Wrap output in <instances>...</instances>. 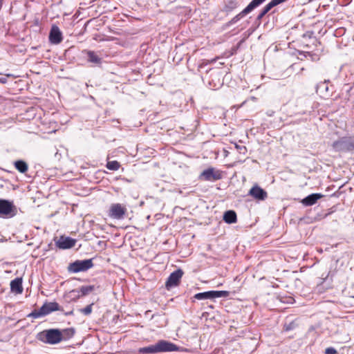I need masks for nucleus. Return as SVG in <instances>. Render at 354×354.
Masks as SVG:
<instances>
[{"label":"nucleus","instance_id":"obj_17","mask_svg":"<svg viewBox=\"0 0 354 354\" xmlns=\"http://www.w3.org/2000/svg\"><path fill=\"white\" fill-rule=\"evenodd\" d=\"M10 290L12 292L21 294L23 292L21 278H15L10 282Z\"/></svg>","mask_w":354,"mask_h":354},{"label":"nucleus","instance_id":"obj_5","mask_svg":"<svg viewBox=\"0 0 354 354\" xmlns=\"http://www.w3.org/2000/svg\"><path fill=\"white\" fill-rule=\"evenodd\" d=\"M266 0H252L241 12L235 15L230 21L227 22L225 25V28L230 27L231 25L239 21L241 18L251 12L256 8L261 5Z\"/></svg>","mask_w":354,"mask_h":354},{"label":"nucleus","instance_id":"obj_31","mask_svg":"<svg viewBox=\"0 0 354 354\" xmlns=\"http://www.w3.org/2000/svg\"><path fill=\"white\" fill-rule=\"evenodd\" d=\"M223 151L225 153V155L231 153V151H230L226 147H223Z\"/></svg>","mask_w":354,"mask_h":354},{"label":"nucleus","instance_id":"obj_32","mask_svg":"<svg viewBox=\"0 0 354 354\" xmlns=\"http://www.w3.org/2000/svg\"><path fill=\"white\" fill-rule=\"evenodd\" d=\"M0 82L5 84L7 82V79L6 77H0Z\"/></svg>","mask_w":354,"mask_h":354},{"label":"nucleus","instance_id":"obj_14","mask_svg":"<svg viewBox=\"0 0 354 354\" xmlns=\"http://www.w3.org/2000/svg\"><path fill=\"white\" fill-rule=\"evenodd\" d=\"M249 194L255 199L261 201L265 200L268 196L267 192L257 185L252 187Z\"/></svg>","mask_w":354,"mask_h":354},{"label":"nucleus","instance_id":"obj_34","mask_svg":"<svg viewBox=\"0 0 354 354\" xmlns=\"http://www.w3.org/2000/svg\"><path fill=\"white\" fill-rule=\"evenodd\" d=\"M7 76H8V77H10V76H12V75L8 74V75H7Z\"/></svg>","mask_w":354,"mask_h":354},{"label":"nucleus","instance_id":"obj_24","mask_svg":"<svg viewBox=\"0 0 354 354\" xmlns=\"http://www.w3.org/2000/svg\"><path fill=\"white\" fill-rule=\"evenodd\" d=\"M230 150L236 149L237 152L240 154H245L247 152L246 147L243 145H237L232 143L231 146L228 147Z\"/></svg>","mask_w":354,"mask_h":354},{"label":"nucleus","instance_id":"obj_7","mask_svg":"<svg viewBox=\"0 0 354 354\" xmlns=\"http://www.w3.org/2000/svg\"><path fill=\"white\" fill-rule=\"evenodd\" d=\"M93 266L92 259L77 260L68 266V271L73 273L85 272Z\"/></svg>","mask_w":354,"mask_h":354},{"label":"nucleus","instance_id":"obj_27","mask_svg":"<svg viewBox=\"0 0 354 354\" xmlns=\"http://www.w3.org/2000/svg\"><path fill=\"white\" fill-rule=\"evenodd\" d=\"M83 314L88 315L92 312V304L86 306L84 308L80 310Z\"/></svg>","mask_w":354,"mask_h":354},{"label":"nucleus","instance_id":"obj_30","mask_svg":"<svg viewBox=\"0 0 354 354\" xmlns=\"http://www.w3.org/2000/svg\"><path fill=\"white\" fill-rule=\"evenodd\" d=\"M336 353H337V351L333 347L327 348L325 351V354H336Z\"/></svg>","mask_w":354,"mask_h":354},{"label":"nucleus","instance_id":"obj_35","mask_svg":"<svg viewBox=\"0 0 354 354\" xmlns=\"http://www.w3.org/2000/svg\"><path fill=\"white\" fill-rule=\"evenodd\" d=\"M313 0H308L309 2L313 1Z\"/></svg>","mask_w":354,"mask_h":354},{"label":"nucleus","instance_id":"obj_15","mask_svg":"<svg viewBox=\"0 0 354 354\" xmlns=\"http://www.w3.org/2000/svg\"><path fill=\"white\" fill-rule=\"evenodd\" d=\"M239 6L238 0H227L224 3L222 11L229 15Z\"/></svg>","mask_w":354,"mask_h":354},{"label":"nucleus","instance_id":"obj_23","mask_svg":"<svg viewBox=\"0 0 354 354\" xmlns=\"http://www.w3.org/2000/svg\"><path fill=\"white\" fill-rule=\"evenodd\" d=\"M94 286H83L80 288V290H73L71 292L72 294L81 292L82 296H85L94 290Z\"/></svg>","mask_w":354,"mask_h":354},{"label":"nucleus","instance_id":"obj_8","mask_svg":"<svg viewBox=\"0 0 354 354\" xmlns=\"http://www.w3.org/2000/svg\"><path fill=\"white\" fill-rule=\"evenodd\" d=\"M223 178V172L214 167H209L205 169L199 176V178L205 181H216Z\"/></svg>","mask_w":354,"mask_h":354},{"label":"nucleus","instance_id":"obj_29","mask_svg":"<svg viewBox=\"0 0 354 354\" xmlns=\"http://www.w3.org/2000/svg\"><path fill=\"white\" fill-rule=\"evenodd\" d=\"M216 59H211V60L204 59V60H203L202 63L198 65V68H201L203 66H205V65H207L208 64L213 63V62H216Z\"/></svg>","mask_w":354,"mask_h":354},{"label":"nucleus","instance_id":"obj_16","mask_svg":"<svg viewBox=\"0 0 354 354\" xmlns=\"http://www.w3.org/2000/svg\"><path fill=\"white\" fill-rule=\"evenodd\" d=\"M323 195L321 194H312L304 198L301 203L305 206H311L317 203V201L322 198Z\"/></svg>","mask_w":354,"mask_h":354},{"label":"nucleus","instance_id":"obj_4","mask_svg":"<svg viewBox=\"0 0 354 354\" xmlns=\"http://www.w3.org/2000/svg\"><path fill=\"white\" fill-rule=\"evenodd\" d=\"M60 310V306L57 302H46L39 310H34L28 317L38 319L49 315L52 312Z\"/></svg>","mask_w":354,"mask_h":354},{"label":"nucleus","instance_id":"obj_28","mask_svg":"<svg viewBox=\"0 0 354 354\" xmlns=\"http://www.w3.org/2000/svg\"><path fill=\"white\" fill-rule=\"evenodd\" d=\"M68 150L65 149L62 145L59 146V149H57L55 155H62V153H67Z\"/></svg>","mask_w":354,"mask_h":354},{"label":"nucleus","instance_id":"obj_1","mask_svg":"<svg viewBox=\"0 0 354 354\" xmlns=\"http://www.w3.org/2000/svg\"><path fill=\"white\" fill-rule=\"evenodd\" d=\"M178 351H179V347L175 344L166 340H160L155 344L140 348L138 352L139 354H153Z\"/></svg>","mask_w":354,"mask_h":354},{"label":"nucleus","instance_id":"obj_11","mask_svg":"<svg viewBox=\"0 0 354 354\" xmlns=\"http://www.w3.org/2000/svg\"><path fill=\"white\" fill-rule=\"evenodd\" d=\"M183 272L181 269H178L176 271L171 273L165 283V286L167 289L169 290L171 288L178 286L180 279L183 277Z\"/></svg>","mask_w":354,"mask_h":354},{"label":"nucleus","instance_id":"obj_22","mask_svg":"<svg viewBox=\"0 0 354 354\" xmlns=\"http://www.w3.org/2000/svg\"><path fill=\"white\" fill-rule=\"evenodd\" d=\"M223 220L227 223H234L236 222V214L233 210H228L223 215Z\"/></svg>","mask_w":354,"mask_h":354},{"label":"nucleus","instance_id":"obj_2","mask_svg":"<svg viewBox=\"0 0 354 354\" xmlns=\"http://www.w3.org/2000/svg\"><path fill=\"white\" fill-rule=\"evenodd\" d=\"M37 338L46 344L52 345L62 342L60 330L57 328L44 330L38 334Z\"/></svg>","mask_w":354,"mask_h":354},{"label":"nucleus","instance_id":"obj_13","mask_svg":"<svg viewBox=\"0 0 354 354\" xmlns=\"http://www.w3.org/2000/svg\"><path fill=\"white\" fill-rule=\"evenodd\" d=\"M76 240L68 236H62L57 241L56 245L60 249H69L73 248Z\"/></svg>","mask_w":354,"mask_h":354},{"label":"nucleus","instance_id":"obj_21","mask_svg":"<svg viewBox=\"0 0 354 354\" xmlns=\"http://www.w3.org/2000/svg\"><path fill=\"white\" fill-rule=\"evenodd\" d=\"M15 169L20 173L24 174L28 169V165L22 160H18L13 162Z\"/></svg>","mask_w":354,"mask_h":354},{"label":"nucleus","instance_id":"obj_6","mask_svg":"<svg viewBox=\"0 0 354 354\" xmlns=\"http://www.w3.org/2000/svg\"><path fill=\"white\" fill-rule=\"evenodd\" d=\"M17 214V208L13 202L0 199V216L4 218H12Z\"/></svg>","mask_w":354,"mask_h":354},{"label":"nucleus","instance_id":"obj_18","mask_svg":"<svg viewBox=\"0 0 354 354\" xmlns=\"http://www.w3.org/2000/svg\"><path fill=\"white\" fill-rule=\"evenodd\" d=\"M274 7H275V5L273 3V2L272 1V0L268 3L266 4L263 8L262 10L259 12V15H257L256 19H255V21L256 22H258L259 24H261V19L263 18V17L267 14L268 13V12L270 10H271L272 8H273Z\"/></svg>","mask_w":354,"mask_h":354},{"label":"nucleus","instance_id":"obj_33","mask_svg":"<svg viewBox=\"0 0 354 354\" xmlns=\"http://www.w3.org/2000/svg\"><path fill=\"white\" fill-rule=\"evenodd\" d=\"M73 311H70V312H68V313H66L65 315H73Z\"/></svg>","mask_w":354,"mask_h":354},{"label":"nucleus","instance_id":"obj_26","mask_svg":"<svg viewBox=\"0 0 354 354\" xmlns=\"http://www.w3.org/2000/svg\"><path fill=\"white\" fill-rule=\"evenodd\" d=\"M106 167L109 170L116 171L120 168V163L116 160L108 161L106 163Z\"/></svg>","mask_w":354,"mask_h":354},{"label":"nucleus","instance_id":"obj_19","mask_svg":"<svg viewBox=\"0 0 354 354\" xmlns=\"http://www.w3.org/2000/svg\"><path fill=\"white\" fill-rule=\"evenodd\" d=\"M328 82V81L325 80L318 84L316 86L317 93H319L323 97L329 96Z\"/></svg>","mask_w":354,"mask_h":354},{"label":"nucleus","instance_id":"obj_3","mask_svg":"<svg viewBox=\"0 0 354 354\" xmlns=\"http://www.w3.org/2000/svg\"><path fill=\"white\" fill-rule=\"evenodd\" d=\"M332 147L336 152H352L354 151V137H342L335 141L333 143Z\"/></svg>","mask_w":354,"mask_h":354},{"label":"nucleus","instance_id":"obj_20","mask_svg":"<svg viewBox=\"0 0 354 354\" xmlns=\"http://www.w3.org/2000/svg\"><path fill=\"white\" fill-rule=\"evenodd\" d=\"M75 330L73 328H67L60 330V336L62 341H66L75 335Z\"/></svg>","mask_w":354,"mask_h":354},{"label":"nucleus","instance_id":"obj_9","mask_svg":"<svg viewBox=\"0 0 354 354\" xmlns=\"http://www.w3.org/2000/svg\"><path fill=\"white\" fill-rule=\"evenodd\" d=\"M229 295L230 292L225 290H210L197 293L194 295V298L198 300H205L218 297H227Z\"/></svg>","mask_w":354,"mask_h":354},{"label":"nucleus","instance_id":"obj_12","mask_svg":"<svg viewBox=\"0 0 354 354\" xmlns=\"http://www.w3.org/2000/svg\"><path fill=\"white\" fill-rule=\"evenodd\" d=\"M62 34L58 26L53 25L49 33V41L51 44H58L62 41Z\"/></svg>","mask_w":354,"mask_h":354},{"label":"nucleus","instance_id":"obj_25","mask_svg":"<svg viewBox=\"0 0 354 354\" xmlns=\"http://www.w3.org/2000/svg\"><path fill=\"white\" fill-rule=\"evenodd\" d=\"M87 55H88V59L90 62L95 63V64H100L101 63V59L93 51H88L87 53Z\"/></svg>","mask_w":354,"mask_h":354},{"label":"nucleus","instance_id":"obj_10","mask_svg":"<svg viewBox=\"0 0 354 354\" xmlns=\"http://www.w3.org/2000/svg\"><path fill=\"white\" fill-rule=\"evenodd\" d=\"M127 208L120 203H113L111 205L109 216L113 218L122 219L124 218Z\"/></svg>","mask_w":354,"mask_h":354}]
</instances>
